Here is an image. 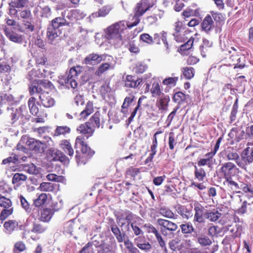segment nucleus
<instances>
[{
	"instance_id": "nucleus-30",
	"label": "nucleus",
	"mask_w": 253,
	"mask_h": 253,
	"mask_svg": "<svg viewBox=\"0 0 253 253\" xmlns=\"http://www.w3.org/2000/svg\"><path fill=\"white\" fill-rule=\"evenodd\" d=\"M174 27L175 32L173 34V36L176 41L181 42L180 33L183 30V24L181 22L177 21L174 23Z\"/></svg>"
},
{
	"instance_id": "nucleus-57",
	"label": "nucleus",
	"mask_w": 253,
	"mask_h": 253,
	"mask_svg": "<svg viewBox=\"0 0 253 253\" xmlns=\"http://www.w3.org/2000/svg\"><path fill=\"white\" fill-rule=\"evenodd\" d=\"M179 109V107H176L173 111L169 115V116L167 117V119L166 120V123L167 124V126H169L170 125L171 122L174 117L178 109Z\"/></svg>"
},
{
	"instance_id": "nucleus-56",
	"label": "nucleus",
	"mask_w": 253,
	"mask_h": 253,
	"mask_svg": "<svg viewBox=\"0 0 253 253\" xmlns=\"http://www.w3.org/2000/svg\"><path fill=\"white\" fill-rule=\"evenodd\" d=\"M99 253H113L111 247L105 243L102 244L100 246Z\"/></svg>"
},
{
	"instance_id": "nucleus-47",
	"label": "nucleus",
	"mask_w": 253,
	"mask_h": 253,
	"mask_svg": "<svg viewBox=\"0 0 253 253\" xmlns=\"http://www.w3.org/2000/svg\"><path fill=\"white\" fill-rule=\"evenodd\" d=\"M140 41L148 44H152L154 43L153 37L147 33H143L139 37Z\"/></svg>"
},
{
	"instance_id": "nucleus-54",
	"label": "nucleus",
	"mask_w": 253,
	"mask_h": 253,
	"mask_svg": "<svg viewBox=\"0 0 253 253\" xmlns=\"http://www.w3.org/2000/svg\"><path fill=\"white\" fill-rule=\"evenodd\" d=\"M90 125H91V124L94 126L97 127H99L100 126V119L99 117V115L95 113L94 114L91 118L90 119Z\"/></svg>"
},
{
	"instance_id": "nucleus-16",
	"label": "nucleus",
	"mask_w": 253,
	"mask_h": 253,
	"mask_svg": "<svg viewBox=\"0 0 253 253\" xmlns=\"http://www.w3.org/2000/svg\"><path fill=\"white\" fill-rule=\"evenodd\" d=\"M39 98L42 105L46 108L52 107L55 104L54 99L47 92H42L39 95Z\"/></svg>"
},
{
	"instance_id": "nucleus-5",
	"label": "nucleus",
	"mask_w": 253,
	"mask_h": 253,
	"mask_svg": "<svg viewBox=\"0 0 253 253\" xmlns=\"http://www.w3.org/2000/svg\"><path fill=\"white\" fill-rule=\"evenodd\" d=\"M82 67L80 66L71 68L67 76L61 79V83L66 84L68 87L70 86L72 88H75L78 84L76 79L82 72Z\"/></svg>"
},
{
	"instance_id": "nucleus-60",
	"label": "nucleus",
	"mask_w": 253,
	"mask_h": 253,
	"mask_svg": "<svg viewBox=\"0 0 253 253\" xmlns=\"http://www.w3.org/2000/svg\"><path fill=\"white\" fill-rule=\"evenodd\" d=\"M185 99V95L181 92H176L173 97V100L175 102H180Z\"/></svg>"
},
{
	"instance_id": "nucleus-26",
	"label": "nucleus",
	"mask_w": 253,
	"mask_h": 253,
	"mask_svg": "<svg viewBox=\"0 0 253 253\" xmlns=\"http://www.w3.org/2000/svg\"><path fill=\"white\" fill-rule=\"evenodd\" d=\"M28 3V0H15L14 1H11L9 3L10 7L13 8H20L24 7ZM10 12L11 13L15 14L17 12V11L15 9H10Z\"/></svg>"
},
{
	"instance_id": "nucleus-61",
	"label": "nucleus",
	"mask_w": 253,
	"mask_h": 253,
	"mask_svg": "<svg viewBox=\"0 0 253 253\" xmlns=\"http://www.w3.org/2000/svg\"><path fill=\"white\" fill-rule=\"evenodd\" d=\"M46 228L40 224H35L33 226L32 231L38 233H42L44 232Z\"/></svg>"
},
{
	"instance_id": "nucleus-11",
	"label": "nucleus",
	"mask_w": 253,
	"mask_h": 253,
	"mask_svg": "<svg viewBox=\"0 0 253 253\" xmlns=\"http://www.w3.org/2000/svg\"><path fill=\"white\" fill-rule=\"evenodd\" d=\"M107 57L109 58L108 60H110V58L113 59L112 57L107 55H99L96 53H92L85 58L84 62L86 64L95 65L99 63L103 60H106Z\"/></svg>"
},
{
	"instance_id": "nucleus-1",
	"label": "nucleus",
	"mask_w": 253,
	"mask_h": 253,
	"mask_svg": "<svg viewBox=\"0 0 253 253\" xmlns=\"http://www.w3.org/2000/svg\"><path fill=\"white\" fill-rule=\"evenodd\" d=\"M118 224L121 228L122 232L126 233L130 230L131 227L136 236L143 234V231L139 226L143 220L128 211H117L115 214Z\"/></svg>"
},
{
	"instance_id": "nucleus-3",
	"label": "nucleus",
	"mask_w": 253,
	"mask_h": 253,
	"mask_svg": "<svg viewBox=\"0 0 253 253\" xmlns=\"http://www.w3.org/2000/svg\"><path fill=\"white\" fill-rule=\"evenodd\" d=\"M111 229L115 235L118 243H124V245L127 249L124 253H137L138 250L134 247L133 244L130 241L126 235V233L122 232L118 226L113 224L110 225Z\"/></svg>"
},
{
	"instance_id": "nucleus-42",
	"label": "nucleus",
	"mask_w": 253,
	"mask_h": 253,
	"mask_svg": "<svg viewBox=\"0 0 253 253\" xmlns=\"http://www.w3.org/2000/svg\"><path fill=\"white\" fill-rule=\"evenodd\" d=\"M71 131L70 128L67 126H58L55 130V135H65Z\"/></svg>"
},
{
	"instance_id": "nucleus-31",
	"label": "nucleus",
	"mask_w": 253,
	"mask_h": 253,
	"mask_svg": "<svg viewBox=\"0 0 253 253\" xmlns=\"http://www.w3.org/2000/svg\"><path fill=\"white\" fill-rule=\"evenodd\" d=\"M112 7L111 5H105L100 8L98 12L93 13L91 15L93 17H104L111 10Z\"/></svg>"
},
{
	"instance_id": "nucleus-21",
	"label": "nucleus",
	"mask_w": 253,
	"mask_h": 253,
	"mask_svg": "<svg viewBox=\"0 0 253 253\" xmlns=\"http://www.w3.org/2000/svg\"><path fill=\"white\" fill-rule=\"evenodd\" d=\"M177 211L178 213L184 219H188L193 215L191 207L188 208L185 206H179L177 208Z\"/></svg>"
},
{
	"instance_id": "nucleus-25",
	"label": "nucleus",
	"mask_w": 253,
	"mask_h": 253,
	"mask_svg": "<svg viewBox=\"0 0 253 253\" xmlns=\"http://www.w3.org/2000/svg\"><path fill=\"white\" fill-rule=\"evenodd\" d=\"M192 7L187 8L183 12L182 14L185 17H190L191 16H199L200 15V8L196 7V5H192Z\"/></svg>"
},
{
	"instance_id": "nucleus-15",
	"label": "nucleus",
	"mask_w": 253,
	"mask_h": 253,
	"mask_svg": "<svg viewBox=\"0 0 253 253\" xmlns=\"http://www.w3.org/2000/svg\"><path fill=\"white\" fill-rule=\"evenodd\" d=\"M78 133L82 134L88 138L91 136L94 131V128L91 126L89 122H86L84 124H81L77 128Z\"/></svg>"
},
{
	"instance_id": "nucleus-7",
	"label": "nucleus",
	"mask_w": 253,
	"mask_h": 253,
	"mask_svg": "<svg viewBox=\"0 0 253 253\" xmlns=\"http://www.w3.org/2000/svg\"><path fill=\"white\" fill-rule=\"evenodd\" d=\"M153 5L148 0H141L138 2L134 10V17L135 19L134 22H137V20H139V22L140 20L138 18L152 7Z\"/></svg>"
},
{
	"instance_id": "nucleus-55",
	"label": "nucleus",
	"mask_w": 253,
	"mask_h": 253,
	"mask_svg": "<svg viewBox=\"0 0 253 253\" xmlns=\"http://www.w3.org/2000/svg\"><path fill=\"white\" fill-rule=\"evenodd\" d=\"M194 42V38L192 37H191L189 40L184 44L181 45L180 46V49L181 50H186L190 49L193 44Z\"/></svg>"
},
{
	"instance_id": "nucleus-22",
	"label": "nucleus",
	"mask_w": 253,
	"mask_h": 253,
	"mask_svg": "<svg viewBox=\"0 0 253 253\" xmlns=\"http://www.w3.org/2000/svg\"><path fill=\"white\" fill-rule=\"evenodd\" d=\"M27 179V176L22 173H15L12 179V184L14 185V188L17 189L21 185L23 184Z\"/></svg>"
},
{
	"instance_id": "nucleus-12",
	"label": "nucleus",
	"mask_w": 253,
	"mask_h": 253,
	"mask_svg": "<svg viewBox=\"0 0 253 253\" xmlns=\"http://www.w3.org/2000/svg\"><path fill=\"white\" fill-rule=\"evenodd\" d=\"M236 165L231 162H226L223 164L220 168V171L223 174V178L232 177V173L238 170Z\"/></svg>"
},
{
	"instance_id": "nucleus-50",
	"label": "nucleus",
	"mask_w": 253,
	"mask_h": 253,
	"mask_svg": "<svg viewBox=\"0 0 253 253\" xmlns=\"http://www.w3.org/2000/svg\"><path fill=\"white\" fill-rule=\"evenodd\" d=\"M181 232L183 234L191 233L194 231V228L191 223L182 224L180 226Z\"/></svg>"
},
{
	"instance_id": "nucleus-20",
	"label": "nucleus",
	"mask_w": 253,
	"mask_h": 253,
	"mask_svg": "<svg viewBox=\"0 0 253 253\" xmlns=\"http://www.w3.org/2000/svg\"><path fill=\"white\" fill-rule=\"evenodd\" d=\"M60 207L53 209H44L41 211L40 220L43 222H48L52 218L54 212L59 210Z\"/></svg>"
},
{
	"instance_id": "nucleus-64",
	"label": "nucleus",
	"mask_w": 253,
	"mask_h": 253,
	"mask_svg": "<svg viewBox=\"0 0 253 253\" xmlns=\"http://www.w3.org/2000/svg\"><path fill=\"white\" fill-rule=\"evenodd\" d=\"M198 242L203 246L210 245L211 244V240L208 237H201L198 238Z\"/></svg>"
},
{
	"instance_id": "nucleus-53",
	"label": "nucleus",
	"mask_w": 253,
	"mask_h": 253,
	"mask_svg": "<svg viewBox=\"0 0 253 253\" xmlns=\"http://www.w3.org/2000/svg\"><path fill=\"white\" fill-rule=\"evenodd\" d=\"M29 92L31 95H35L36 93L40 94L42 92V89L38 85L31 84L29 86Z\"/></svg>"
},
{
	"instance_id": "nucleus-46",
	"label": "nucleus",
	"mask_w": 253,
	"mask_h": 253,
	"mask_svg": "<svg viewBox=\"0 0 253 253\" xmlns=\"http://www.w3.org/2000/svg\"><path fill=\"white\" fill-rule=\"evenodd\" d=\"M24 169L31 174H36L39 172L38 168L33 164L25 165L24 166Z\"/></svg>"
},
{
	"instance_id": "nucleus-8",
	"label": "nucleus",
	"mask_w": 253,
	"mask_h": 253,
	"mask_svg": "<svg viewBox=\"0 0 253 253\" xmlns=\"http://www.w3.org/2000/svg\"><path fill=\"white\" fill-rule=\"evenodd\" d=\"M239 48H236L234 47H230V49L226 51L230 54L229 60H230L232 65H234V68H243L245 64L244 63H240L241 57H240V53L238 52Z\"/></svg>"
},
{
	"instance_id": "nucleus-2",
	"label": "nucleus",
	"mask_w": 253,
	"mask_h": 253,
	"mask_svg": "<svg viewBox=\"0 0 253 253\" xmlns=\"http://www.w3.org/2000/svg\"><path fill=\"white\" fill-rule=\"evenodd\" d=\"M139 20L129 24L124 21H121L116 23L106 30V37L109 40H115L118 42H122L121 33L126 30L127 28H130L137 25Z\"/></svg>"
},
{
	"instance_id": "nucleus-52",
	"label": "nucleus",
	"mask_w": 253,
	"mask_h": 253,
	"mask_svg": "<svg viewBox=\"0 0 253 253\" xmlns=\"http://www.w3.org/2000/svg\"><path fill=\"white\" fill-rule=\"evenodd\" d=\"M13 208L3 209L0 215V219L4 220L13 213Z\"/></svg>"
},
{
	"instance_id": "nucleus-44",
	"label": "nucleus",
	"mask_w": 253,
	"mask_h": 253,
	"mask_svg": "<svg viewBox=\"0 0 253 253\" xmlns=\"http://www.w3.org/2000/svg\"><path fill=\"white\" fill-rule=\"evenodd\" d=\"M178 80V78L177 77L167 78L163 81V84L164 85L170 87H174L175 86Z\"/></svg>"
},
{
	"instance_id": "nucleus-6",
	"label": "nucleus",
	"mask_w": 253,
	"mask_h": 253,
	"mask_svg": "<svg viewBox=\"0 0 253 253\" xmlns=\"http://www.w3.org/2000/svg\"><path fill=\"white\" fill-rule=\"evenodd\" d=\"M11 117L12 124H14L17 121H18L19 124L24 123L25 120L29 119L26 106L23 105L17 109L14 112L11 114Z\"/></svg>"
},
{
	"instance_id": "nucleus-28",
	"label": "nucleus",
	"mask_w": 253,
	"mask_h": 253,
	"mask_svg": "<svg viewBox=\"0 0 253 253\" xmlns=\"http://www.w3.org/2000/svg\"><path fill=\"white\" fill-rule=\"evenodd\" d=\"M134 37H132L130 40L127 41H125L124 42H121L122 43L125 44L126 46L130 51V52L136 53L139 51V48L135 43V40H133Z\"/></svg>"
},
{
	"instance_id": "nucleus-17",
	"label": "nucleus",
	"mask_w": 253,
	"mask_h": 253,
	"mask_svg": "<svg viewBox=\"0 0 253 253\" xmlns=\"http://www.w3.org/2000/svg\"><path fill=\"white\" fill-rule=\"evenodd\" d=\"M124 81L126 87L136 88L140 84L142 79L131 75H127L124 79Z\"/></svg>"
},
{
	"instance_id": "nucleus-43",
	"label": "nucleus",
	"mask_w": 253,
	"mask_h": 253,
	"mask_svg": "<svg viewBox=\"0 0 253 253\" xmlns=\"http://www.w3.org/2000/svg\"><path fill=\"white\" fill-rule=\"evenodd\" d=\"M17 226L18 223L14 220H9L7 222H5L3 225L6 232L8 233L13 231Z\"/></svg>"
},
{
	"instance_id": "nucleus-13",
	"label": "nucleus",
	"mask_w": 253,
	"mask_h": 253,
	"mask_svg": "<svg viewBox=\"0 0 253 253\" xmlns=\"http://www.w3.org/2000/svg\"><path fill=\"white\" fill-rule=\"evenodd\" d=\"M134 243L141 250L149 253L152 249V245L144 236H139L134 239Z\"/></svg>"
},
{
	"instance_id": "nucleus-36",
	"label": "nucleus",
	"mask_w": 253,
	"mask_h": 253,
	"mask_svg": "<svg viewBox=\"0 0 253 253\" xmlns=\"http://www.w3.org/2000/svg\"><path fill=\"white\" fill-rule=\"evenodd\" d=\"M36 99L34 97H31L28 100V106L30 112L34 115H36L39 112V108L36 105Z\"/></svg>"
},
{
	"instance_id": "nucleus-10",
	"label": "nucleus",
	"mask_w": 253,
	"mask_h": 253,
	"mask_svg": "<svg viewBox=\"0 0 253 253\" xmlns=\"http://www.w3.org/2000/svg\"><path fill=\"white\" fill-rule=\"evenodd\" d=\"M84 140V137L82 136H77L75 140V147L76 148H81L83 154H86L87 156H92L94 154V152L85 143Z\"/></svg>"
},
{
	"instance_id": "nucleus-14",
	"label": "nucleus",
	"mask_w": 253,
	"mask_h": 253,
	"mask_svg": "<svg viewBox=\"0 0 253 253\" xmlns=\"http://www.w3.org/2000/svg\"><path fill=\"white\" fill-rule=\"evenodd\" d=\"M4 33L5 36L11 42L21 43L23 41L24 37L22 35L14 32L7 27L4 28Z\"/></svg>"
},
{
	"instance_id": "nucleus-4",
	"label": "nucleus",
	"mask_w": 253,
	"mask_h": 253,
	"mask_svg": "<svg viewBox=\"0 0 253 253\" xmlns=\"http://www.w3.org/2000/svg\"><path fill=\"white\" fill-rule=\"evenodd\" d=\"M25 141L26 145L29 147L31 150L35 151L38 153H42L46 149L47 146L44 142L35 139L33 138L22 137L20 143L17 145V149L24 151L26 149L22 145Z\"/></svg>"
},
{
	"instance_id": "nucleus-40",
	"label": "nucleus",
	"mask_w": 253,
	"mask_h": 253,
	"mask_svg": "<svg viewBox=\"0 0 253 253\" xmlns=\"http://www.w3.org/2000/svg\"><path fill=\"white\" fill-rule=\"evenodd\" d=\"M159 213L161 215L166 218H175L173 212L168 208L162 207L160 208Z\"/></svg>"
},
{
	"instance_id": "nucleus-49",
	"label": "nucleus",
	"mask_w": 253,
	"mask_h": 253,
	"mask_svg": "<svg viewBox=\"0 0 253 253\" xmlns=\"http://www.w3.org/2000/svg\"><path fill=\"white\" fill-rule=\"evenodd\" d=\"M0 206L4 209L12 208V202L10 199L4 196L0 197Z\"/></svg>"
},
{
	"instance_id": "nucleus-9",
	"label": "nucleus",
	"mask_w": 253,
	"mask_h": 253,
	"mask_svg": "<svg viewBox=\"0 0 253 253\" xmlns=\"http://www.w3.org/2000/svg\"><path fill=\"white\" fill-rule=\"evenodd\" d=\"M157 222L160 226L161 231L163 235L166 234L167 230L170 232H174L178 228V226L176 224L167 219L158 218L157 220Z\"/></svg>"
},
{
	"instance_id": "nucleus-27",
	"label": "nucleus",
	"mask_w": 253,
	"mask_h": 253,
	"mask_svg": "<svg viewBox=\"0 0 253 253\" xmlns=\"http://www.w3.org/2000/svg\"><path fill=\"white\" fill-rule=\"evenodd\" d=\"M221 215V213L216 210H213V211L206 210L205 217L211 221L215 222L219 218Z\"/></svg>"
},
{
	"instance_id": "nucleus-19",
	"label": "nucleus",
	"mask_w": 253,
	"mask_h": 253,
	"mask_svg": "<svg viewBox=\"0 0 253 253\" xmlns=\"http://www.w3.org/2000/svg\"><path fill=\"white\" fill-rule=\"evenodd\" d=\"M194 210L195 213L194 217V222H198L199 223H203L205 220V214L206 211L205 208L202 206L198 205L195 206Z\"/></svg>"
},
{
	"instance_id": "nucleus-62",
	"label": "nucleus",
	"mask_w": 253,
	"mask_h": 253,
	"mask_svg": "<svg viewBox=\"0 0 253 253\" xmlns=\"http://www.w3.org/2000/svg\"><path fill=\"white\" fill-rule=\"evenodd\" d=\"M147 66L141 63H137L134 68V71L136 73H143L146 69Z\"/></svg>"
},
{
	"instance_id": "nucleus-41",
	"label": "nucleus",
	"mask_w": 253,
	"mask_h": 253,
	"mask_svg": "<svg viewBox=\"0 0 253 253\" xmlns=\"http://www.w3.org/2000/svg\"><path fill=\"white\" fill-rule=\"evenodd\" d=\"M114 65L111 63H105L101 64L96 72L97 75H100L109 69H113Z\"/></svg>"
},
{
	"instance_id": "nucleus-29",
	"label": "nucleus",
	"mask_w": 253,
	"mask_h": 253,
	"mask_svg": "<svg viewBox=\"0 0 253 253\" xmlns=\"http://www.w3.org/2000/svg\"><path fill=\"white\" fill-rule=\"evenodd\" d=\"M93 111L94 110L92 102L88 101L86 105L85 109L80 114V119H85L89 115L92 114Z\"/></svg>"
},
{
	"instance_id": "nucleus-34",
	"label": "nucleus",
	"mask_w": 253,
	"mask_h": 253,
	"mask_svg": "<svg viewBox=\"0 0 253 253\" xmlns=\"http://www.w3.org/2000/svg\"><path fill=\"white\" fill-rule=\"evenodd\" d=\"M169 101V98L168 96H163L157 101L156 104L159 110H166Z\"/></svg>"
},
{
	"instance_id": "nucleus-18",
	"label": "nucleus",
	"mask_w": 253,
	"mask_h": 253,
	"mask_svg": "<svg viewBox=\"0 0 253 253\" xmlns=\"http://www.w3.org/2000/svg\"><path fill=\"white\" fill-rule=\"evenodd\" d=\"M167 33L163 31L159 33H155L154 35L153 39L154 42H156L157 44H160L162 41L164 44L165 47L166 48V52L168 54L169 52V44L167 41Z\"/></svg>"
},
{
	"instance_id": "nucleus-63",
	"label": "nucleus",
	"mask_w": 253,
	"mask_h": 253,
	"mask_svg": "<svg viewBox=\"0 0 253 253\" xmlns=\"http://www.w3.org/2000/svg\"><path fill=\"white\" fill-rule=\"evenodd\" d=\"M25 245L22 242H18L15 243L14 245V252L16 253H19L25 250Z\"/></svg>"
},
{
	"instance_id": "nucleus-45",
	"label": "nucleus",
	"mask_w": 253,
	"mask_h": 253,
	"mask_svg": "<svg viewBox=\"0 0 253 253\" xmlns=\"http://www.w3.org/2000/svg\"><path fill=\"white\" fill-rule=\"evenodd\" d=\"M54 187L53 184L50 182H42L38 188L41 191L51 192Z\"/></svg>"
},
{
	"instance_id": "nucleus-23",
	"label": "nucleus",
	"mask_w": 253,
	"mask_h": 253,
	"mask_svg": "<svg viewBox=\"0 0 253 253\" xmlns=\"http://www.w3.org/2000/svg\"><path fill=\"white\" fill-rule=\"evenodd\" d=\"M202 28L206 33L209 32L214 27V22L210 15H207L204 19L202 24Z\"/></svg>"
},
{
	"instance_id": "nucleus-37",
	"label": "nucleus",
	"mask_w": 253,
	"mask_h": 253,
	"mask_svg": "<svg viewBox=\"0 0 253 253\" xmlns=\"http://www.w3.org/2000/svg\"><path fill=\"white\" fill-rule=\"evenodd\" d=\"M47 196L45 193H42L38 195L37 199L34 200V205L39 207L44 205L47 201Z\"/></svg>"
},
{
	"instance_id": "nucleus-38",
	"label": "nucleus",
	"mask_w": 253,
	"mask_h": 253,
	"mask_svg": "<svg viewBox=\"0 0 253 253\" xmlns=\"http://www.w3.org/2000/svg\"><path fill=\"white\" fill-rule=\"evenodd\" d=\"M66 23V20L64 18L59 17L54 19L49 26L53 27L55 29H59L60 27L65 25Z\"/></svg>"
},
{
	"instance_id": "nucleus-48",
	"label": "nucleus",
	"mask_w": 253,
	"mask_h": 253,
	"mask_svg": "<svg viewBox=\"0 0 253 253\" xmlns=\"http://www.w3.org/2000/svg\"><path fill=\"white\" fill-rule=\"evenodd\" d=\"M182 73L186 79H191L194 76V69L192 67H186L182 69Z\"/></svg>"
},
{
	"instance_id": "nucleus-51",
	"label": "nucleus",
	"mask_w": 253,
	"mask_h": 253,
	"mask_svg": "<svg viewBox=\"0 0 253 253\" xmlns=\"http://www.w3.org/2000/svg\"><path fill=\"white\" fill-rule=\"evenodd\" d=\"M195 175L196 177L200 181H202L206 176V172L202 168L198 169L196 166L195 167Z\"/></svg>"
},
{
	"instance_id": "nucleus-24",
	"label": "nucleus",
	"mask_w": 253,
	"mask_h": 253,
	"mask_svg": "<svg viewBox=\"0 0 253 253\" xmlns=\"http://www.w3.org/2000/svg\"><path fill=\"white\" fill-rule=\"evenodd\" d=\"M59 146L60 148L63 150L66 154L71 157L73 156L74 151L69 140H61L60 142Z\"/></svg>"
},
{
	"instance_id": "nucleus-58",
	"label": "nucleus",
	"mask_w": 253,
	"mask_h": 253,
	"mask_svg": "<svg viewBox=\"0 0 253 253\" xmlns=\"http://www.w3.org/2000/svg\"><path fill=\"white\" fill-rule=\"evenodd\" d=\"M74 222L72 220L68 221L64 225V231L67 233L71 234L73 231Z\"/></svg>"
},
{
	"instance_id": "nucleus-59",
	"label": "nucleus",
	"mask_w": 253,
	"mask_h": 253,
	"mask_svg": "<svg viewBox=\"0 0 253 253\" xmlns=\"http://www.w3.org/2000/svg\"><path fill=\"white\" fill-rule=\"evenodd\" d=\"M19 199L22 208L24 209L26 211H30L31 210L30 205L29 204L27 201L25 199V198L22 195H20Z\"/></svg>"
},
{
	"instance_id": "nucleus-33",
	"label": "nucleus",
	"mask_w": 253,
	"mask_h": 253,
	"mask_svg": "<svg viewBox=\"0 0 253 253\" xmlns=\"http://www.w3.org/2000/svg\"><path fill=\"white\" fill-rule=\"evenodd\" d=\"M225 155L228 160L236 161L239 158V155L232 148H229L225 151Z\"/></svg>"
},
{
	"instance_id": "nucleus-32",
	"label": "nucleus",
	"mask_w": 253,
	"mask_h": 253,
	"mask_svg": "<svg viewBox=\"0 0 253 253\" xmlns=\"http://www.w3.org/2000/svg\"><path fill=\"white\" fill-rule=\"evenodd\" d=\"M60 33L61 32L59 29H55L53 27L49 25L47 31V35L49 40L53 41L56 38L58 37Z\"/></svg>"
},
{
	"instance_id": "nucleus-39",
	"label": "nucleus",
	"mask_w": 253,
	"mask_h": 253,
	"mask_svg": "<svg viewBox=\"0 0 253 253\" xmlns=\"http://www.w3.org/2000/svg\"><path fill=\"white\" fill-rule=\"evenodd\" d=\"M150 91L153 97H156L161 95L162 91L158 82L155 81L153 83Z\"/></svg>"
},
{
	"instance_id": "nucleus-35",
	"label": "nucleus",
	"mask_w": 253,
	"mask_h": 253,
	"mask_svg": "<svg viewBox=\"0 0 253 253\" xmlns=\"http://www.w3.org/2000/svg\"><path fill=\"white\" fill-rule=\"evenodd\" d=\"M224 179L225 180L223 182V184L225 186L231 188L233 190H237L240 189L238 184L236 182L233 180L232 177L225 178Z\"/></svg>"
}]
</instances>
